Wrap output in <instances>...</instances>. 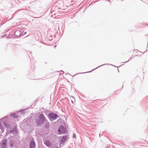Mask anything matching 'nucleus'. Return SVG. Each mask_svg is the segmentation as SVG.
I'll return each instance as SVG.
<instances>
[{
    "label": "nucleus",
    "mask_w": 148,
    "mask_h": 148,
    "mask_svg": "<svg viewBox=\"0 0 148 148\" xmlns=\"http://www.w3.org/2000/svg\"><path fill=\"white\" fill-rule=\"evenodd\" d=\"M44 127L45 128L47 129H48L49 127V122H48L47 119L45 120V122Z\"/></svg>",
    "instance_id": "nucleus-10"
},
{
    "label": "nucleus",
    "mask_w": 148,
    "mask_h": 148,
    "mask_svg": "<svg viewBox=\"0 0 148 148\" xmlns=\"http://www.w3.org/2000/svg\"><path fill=\"white\" fill-rule=\"evenodd\" d=\"M46 118L43 114H40L36 119V123L38 126L42 125L45 123Z\"/></svg>",
    "instance_id": "nucleus-2"
},
{
    "label": "nucleus",
    "mask_w": 148,
    "mask_h": 148,
    "mask_svg": "<svg viewBox=\"0 0 148 148\" xmlns=\"http://www.w3.org/2000/svg\"><path fill=\"white\" fill-rule=\"evenodd\" d=\"M73 137L74 138H75L76 137V135L74 133H73Z\"/></svg>",
    "instance_id": "nucleus-16"
},
{
    "label": "nucleus",
    "mask_w": 148,
    "mask_h": 148,
    "mask_svg": "<svg viewBox=\"0 0 148 148\" xmlns=\"http://www.w3.org/2000/svg\"><path fill=\"white\" fill-rule=\"evenodd\" d=\"M1 123H3V121L2 122H1V120H0V127H1V126H2V124Z\"/></svg>",
    "instance_id": "nucleus-18"
},
{
    "label": "nucleus",
    "mask_w": 148,
    "mask_h": 148,
    "mask_svg": "<svg viewBox=\"0 0 148 148\" xmlns=\"http://www.w3.org/2000/svg\"><path fill=\"white\" fill-rule=\"evenodd\" d=\"M14 143V139L13 138L8 139L5 138L2 139L0 143V148H8V145L12 147Z\"/></svg>",
    "instance_id": "nucleus-1"
},
{
    "label": "nucleus",
    "mask_w": 148,
    "mask_h": 148,
    "mask_svg": "<svg viewBox=\"0 0 148 148\" xmlns=\"http://www.w3.org/2000/svg\"><path fill=\"white\" fill-rule=\"evenodd\" d=\"M67 128L62 125H60L58 129V132L59 134H66L68 133L66 131Z\"/></svg>",
    "instance_id": "nucleus-4"
},
{
    "label": "nucleus",
    "mask_w": 148,
    "mask_h": 148,
    "mask_svg": "<svg viewBox=\"0 0 148 148\" xmlns=\"http://www.w3.org/2000/svg\"><path fill=\"white\" fill-rule=\"evenodd\" d=\"M72 97L73 98V99H74V100H75V99H74V98L73 97V96H72Z\"/></svg>",
    "instance_id": "nucleus-23"
},
{
    "label": "nucleus",
    "mask_w": 148,
    "mask_h": 148,
    "mask_svg": "<svg viewBox=\"0 0 148 148\" xmlns=\"http://www.w3.org/2000/svg\"><path fill=\"white\" fill-rule=\"evenodd\" d=\"M62 121V119L61 118H59L58 120L57 121L58 122H60V121Z\"/></svg>",
    "instance_id": "nucleus-17"
},
{
    "label": "nucleus",
    "mask_w": 148,
    "mask_h": 148,
    "mask_svg": "<svg viewBox=\"0 0 148 148\" xmlns=\"http://www.w3.org/2000/svg\"><path fill=\"white\" fill-rule=\"evenodd\" d=\"M8 118V116H5L3 118L1 119V121L3 123L5 127L8 128L10 127V125L7 123V119Z\"/></svg>",
    "instance_id": "nucleus-5"
},
{
    "label": "nucleus",
    "mask_w": 148,
    "mask_h": 148,
    "mask_svg": "<svg viewBox=\"0 0 148 148\" xmlns=\"http://www.w3.org/2000/svg\"><path fill=\"white\" fill-rule=\"evenodd\" d=\"M69 135H65L63 136L62 137V138L61 140V142L62 143H64L65 141L66 140Z\"/></svg>",
    "instance_id": "nucleus-9"
},
{
    "label": "nucleus",
    "mask_w": 148,
    "mask_h": 148,
    "mask_svg": "<svg viewBox=\"0 0 148 148\" xmlns=\"http://www.w3.org/2000/svg\"><path fill=\"white\" fill-rule=\"evenodd\" d=\"M44 143L47 147H48L49 148L51 145L50 142L48 140H46L44 142Z\"/></svg>",
    "instance_id": "nucleus-11"
},
{
    "label": "nucleus",
    "mask_w": 148,
    "mask_h": 148,
    "mask_svg": "<svg viewBox=\"0 0 148 148\" xmlns=\"http://www.w3.org/2000/svg\"><path fill=\"white\" fill-rule=\"evenodd\" d=\"M10 115L13 119H16L18 117V116L16 115V113H13L11 114Z\"/></svg>",
    "instance_id": "nucleus-13"
},
{
    "label": "nucleus",
    "mask_w": 148,
    "mask_h": 148,
    "mask_svg": "<svg viewBox=\"0 0 148 148\" xmlns=\"http://www.w3.org/2000/svg\"><path fill=\"white\" fill-rule=\"evenodd\" d=\"M26 32H25L24 34H23V35H24L25 34H26Z\"/></svg>",
    "instance_id": "nucleus-20"
},
{
    "label": "nucleus",
    "mask_w": 148,
    "mask_h": 148,
    "mask_svg": "<svg viewBox=\"0 0 148 148\" xmlns=\"http://www.w3.org/2000/svg\"><path fill=\"white\" fill-rule=\"evenodd\" d=\"M76 74L75 75L73 76H75Z\"/></svg>",
    "instance_id": "nucleus-24"
},
{
    "label": "nucleus",
    "mask_w": 148,
    "mask_h": 148,
    "mask_svg": "<svg viewBox=\"0 0 148 148\" xmlns=\"http://www.w3.org/2000/svg\"><path fill=\"white\" fill-rule=\"evenodd\" d=\"M29 57L30 58H31L30 57V56L29 55Z\"/></svg>",
    "instance_id": "nucleus-21"
},
{
    "label": "nucleus",
    "mask_w": 148,
    "mask_h": 148,
    "mask_svg": "<svg viewBox=\"0 0 148 148\" xmlns=\"http://www.w3.org/2000/svg\"><path fill=\"white\" fill-rule=\"evenodd\" d=\"M29 52L30 53V54L31 55H32V52L31 51H29Z\"/></svg>",
    "instance_id": "nucleus-19"
},
{
    "label": "nucleus",
    "mask_w": 148,
    "mask_h": 148,
    "mask_svg": "<svg viewBox=\"0 0 148 148\" xmlns=\"http://www.w3.org/2000/svg\"><path fill=\"white\" fill-rule=\"evenodd\" d=\"M0 129L1 130L2 132H3L4 131V128L2 126L0 127Z\"/></svg>",
    "instance_id": "nucleus-14"
},
{
    "label": "nucleus",
    "mask_w": 148,
    "mask_h": 148,
    "mask_svg": "<svg viewBox=\"0 0 148 148\" xmlns=\"http://www.w3.org/2000/svg\"><path fill=\"white\" fill-rule=\"evenodd\" d=\"M106 64H103V65H101L100 66H98V67H97V68H96V69L98 68H99V67H100V66H103V65H106ZM94 70V69H93V70H92V71Z\"/></svg>",
    "instance_id": "nucleus-15"
},
{
    "label": "nucleus",
    "mask_w": 148,
    "mask_h": 148,
    "mask_svg": "<svg viewBox=\"0 0 148 148\" xmlns=\"http://www.w3.org/2000/svg\"><path fill=\"white\" fill-rule=\"evenodd\" d=\"M47 117L49 120L52 122L56 120L59 116L57 114L51 112L48 114Z\"/></svg>",
    "instance_id": "nucleus-3"
},
{
    "label": "nucleus",
    "mask_w": 148,
    "mask_h": 148,
    "mask_svg": "<svg viewBox=\"0 0 148 148\" xmlns=\"http://www.w3.org/2000/svg\"><path fill=\"white\" fill-rule=\"evenodd\" d=\"M129 60L128 61H127V62H128V61H129Z\"/></svg>",
    "instance_id": "nucleus-22"
},
{
    "label": "nucleus",
    "mask_w": 148,
    "mask_h": 148,
    "mask_svg": "<svg viewBox=\"0 0 148 148\" xmlns=\"http://www.w3.org/2000/svg\"><path fill=\"white\" fill-rule=\"evenodd\" d=\"M14 35L16 37H18L19 36H23V33H21L20 30H17L14 32Z\"/></svg>",
    "instance_id": "nucleus-7"
},
{
    "label": "nucleus",
    "mask_w": 148,
    "mask_h": 148,
    "mask_svg": "<svg viewBox=\"0 0 148 148\" xmlns=\"http://www.w3.org/2000/svg\"><path fill=\"white\" fill-rule=\"evenodd\" d=\"M13 134L14 135H16L18 133V130L16 127H15L13 129L6 132V134L8 135L9 134Z\"/></svg>",
    "instance_id": "nucleus-6"
},
{
    "label": "nucleus",
    "mask_w": 148,
    "mask_h": 148,
    "mask_svg": "<svg viewBox=\"0 0 148 148\" xmlns=\"http://www.w3.org/2000/svg\"><path fill=\"white\" fill-rule=\"evenodd\" d=\"M35 143L33 140H32L29 144L30 148H35Z\"/></svg>",
    "instance_id": "nucleus-8"
},
{
    "label": "nucleus",
    "mask_w": 148,
    "mask_h": 148,
    "mask_svg": "<svg viewBox=\"0 0 148 148\" xmlns=\"http://www.w3.org/2000/svg\"><path fill=\"white\" fill-rule=\"evenodd\" d=\"M49 148H59L58 146V145L55 143L54 144H51Z\"/></svg>",
    "instance_id": "nucleus-12"
}]
</instances>
